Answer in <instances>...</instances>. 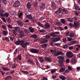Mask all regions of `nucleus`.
Listing matches in <instances>:
<instances>
[{"label":"nucleus","instance_id":"nucleus-51","mask_svg":"<svg viewBox=\"0 0 80 80\" xmlns=\"http://www.w3.org/2000/svg\"><path fill=\"white\" fill-rule=\"evenodd\" d=\"M9 15V13H6L4 14V16L5 17H8Z\"/></svg>","mask_w":80,"mask_h":80},{"label":"nucleus","instance_id":"nucleus-54","mask_svg":"<svg viewBox=\"0 0 80 80\" xmlns=\"http://www.w3.org/2000/svg\"><path fill=\"white\" fill-rule=\"evenodd\" d=\"M74 14L75 15H76V16H78V15H79V13L78 12H77L76 11H74Z\"/></svg>","mask_w":80,"mask_h":80},{"label":"nucleus","instance_id":"nucleus-26","mask_svg":"<svg viewBox=\"0 0 80 80\" xmlns=\"http://www.w3.org/2000/svg\"><path fill=\"white\" fill-rule=\"evenodd\" d=\"M12 78V77L11 76H8L6 78H5V80H10Z\"/></svg>","mask_w":80,"mask_h":80},{"label":"nucleus","instance_id":"nucleus-48","mask_svg":"<svg viewBox=\"0 0 80 80\" xmlns=\"http://www.w3.org/2000/svg\"><path fill=\"white\" fill-rule=\"evenodd\" d=\"M6 19L8 23H10L11 22V20H10V18H7Z\"/></svg>","mask_w":80,"mask_h":80},{"label":"nucleus","instance_id":"nucleus-3","mask_svg":"<svg viewBox=\"0 0 80 80\" xmlns=\"http://www.w3.org/2000/svg\"><path fill=\"white\" fill-rule=\"evenodd\" d=\"M66 56L68 58H72L73 55L71 52H68L66 53Z\"/></svg>","mask_w":80,"mask_h":80},{"label":"nucleus","instance_id":"nucleus-61","mask_svg":"<svg viewBox=\"0 0 80 80\" xmlns=\"http://www.w3.org/2000/svg\"><path fill=\"white\" fill-rule=\"evenodd\" d=\"M80 8V6H78L77 7L74 6V8L75 9V10H78V8Z\"/></svg>","mask_w":80,"mask_h":80},{"label":"nucleus","instance_id":"nucleus-25","mask_svg":"<svg viewBox=\"0 0 80 80\" xmlns=\"http://www.w3.org/2000/svg\"><path fill=\"white\" fill-rule=\"evenodd\" d=\"M45 60L47 62H52V60L50 58H45Z\"/></svg>","mask_w":80,"mask_h":80},{"label":"nucleus","instance_id":"nucleus-1","mask_svg":"<svg viewBox=\"0 0 80 80\" xmlns=\"http://www.w3.org/2000/svg\"><path fill=\"white\" fill-rule=\"evenodd\" d=\"M24 40H18L17 41H16L15 43L17 45H20V43H21V45L22 47V48H27V46L30 44V42H26Z\"/></svg>","mask_w":80,"mask_h":80},{"label":"nucleus","instance_id":"nucleus-21","mask_svg":"<svg viewBox=\"0 0 80 80\" xmlns=\"http://www.w3.org/2000/svg\"><path fill=\"white\" fill-rule=\"evenodd\" d=\"M18 64L15 63H13L12 65V68L13 69L15 68L16 67H17Z\"/></svg>","mask_w":80,"mask_h":80},{"label":"nucleus","instance_id":"nucleus-58","mask_svg":"<svg viewBox=\"0 0 80 80\" xmlns=\"http://www.w3.org/2000/svg\"><path fill=\"white\" fill-rule=\"evenodd\" d=\"M62 40H63V42H67V38H63Z\"/></svg>","mask_w":80,"mask_h":80},{"label":"nucleus","instance_id":"nucleus-28","mask_svg":"<svg viewBox=\"0 0 80 80\" xmlns=\"http://www.w3.org/2000/svg\"><path fill=\"white\" fill-rule=\"evenodd\" d=\"M61 52H58L57 53H55L54 54V55L55 56H58L60 55L61 54Z\"/></svg>","mask_w":80,"mask_h":80},{"label":"nucleus","instance_id":"nucleus-63","mask_svg":"<svg viewBox=\"0 0 80 80\" xmlns=\"http://www.w3.org/2000/svg\"><path fill=\"white\" fill-rule=\"evenodd\" d=\"M66 63H69V62H70V60H69V59H68V58L66 60Z\"/></svg>","mask_w":80,"mask_h":80},{"label":"nucleus","instance_id":"nucleus-18","mask_svg":"<svg viewBox=\"0 0 80 80\" xmlns=\"http://www.w3.org/2000/svg\"><path fill=\"white\" fill-rule=\"evenodd\" d=\"M38 60L40 62H41V63H43V62H44V60L43 59V58H39Z\"/></svg>","mask_w":80,"mask_h":80},{"label":"nucleus","instance_id":"nucleus-19","mask_svg":"<svg viewBox=\"0 0 80 80\" xmlns=\"http://www.w3.org/2000/svg\"><path fill=\"white\" fill-rule=\"evenodd\" d=\"M62 11L63 12H64V14H68V11L67 10L65 9H62Z\"/></svg>","mask_w":80,"mask_h":80},{"label":"nucleus","instance_id":"nucleus-43","mask_svg":"<svg viewBox=\"0 0 80 80\" xmlns=\"http://www.w3.org/2000/svg\"><path fill=\"white\" fill-rule=\"evenodd\" d=\"M31 37H32V38H36L37 37V36L36 35H33L31 36Z\"/></svg>","mask_w":80,"mask_h":80},{"label":"nucleus","instance_id":"nucleus-64","mask_svg":"<svg viewBox=\"0 0 80 80\" xmlns=\"http://www.w3.org/2000/svg\"><path fill=\"white\" fill-rule=\"evenodd\" d=\"M69 72H70V70H69V69H67L65 71V72L66 73H69Z\"/></svg>","mask_w":80,"mask_h":80},{"label":"nucleus","instance_id":"nucleus-9","mask_svg":"<svg viewBox=\"0 0 80 80\" xmlns=\"http://www.w3.org/2000/svg\"><path fill=\"white\" fill-rule=\"evenodd\" d=\"M76 58V56H75L74 58H72L71 60V62L72 64H74L77 62V60Z\"/></svg>","mask_w":80,"mask_h":80},{"label":"nucleus","instance_id":"nucleus-42","mask_svg":"<svg viewBox=\"0 0 80 80\" xmlns=\"http://www.w3.org/2000/svg\"><path fill=\"white\" fill-rule=\"evenodd\" d=\"M50 45L51 46H55V43H54V42H50Z\"/></svg>","mask_w":80,"mask_h":80},{"label":"nucleus","instance_id":"nucleus-45","mask_svg":"<svg viewBox=\"0 0 80 80\" xmlns=\"http://www.w3.org/2000/svg\"><path fill=\"white\" fill-rule=\"evenodd\" d=\"M28 11L29 12H32V7H30L29 8H28Z\"/></svg>","mask_w":80,"mask_h":80},{"label":"nucleus","instance_id":"nucleus-52","mask_svg":"<svg viewBox=\"0 0 80 80\" xmlns=\"http://www.w3.org/2000/svg\"><path fill=\"white\" fill-rule=\"evenodd\" d=\"M2 2L4 4H7V1L6 0H2Z\"/></svg>","mask_w":80,"mask_h":80},{"label":"nucleus","instance_id":"nucleus-30","mask_svg":"<svg viewBox=\"0 0 80 80\" xmlns=\"http://www.w3.org/2000/svg\"><path fill=\"white\" fill-rule=\"evenodd\" d=\"M18 58L19 60H22V55L21 54H19L18 56Z\"/></svg>","mask_w":80,"mask_h":80},{"label":"nucleus","instance_id":"nucleus-50","mask_svg":"<svg viewBox=\"0 0 80 80\" xmlns=\"http://www.w3.org/2000/svg\"><path fill=\"white\" fill-rule=\"evenodd\" d=\"M5 40H6L7 42H10V40H9V39L7 37H5Z\"/></svg>","mask_w":80,"mask_h":80},{"label":"nucleus","instance_id":"nucleus-53","mask_svg":"<svg viewBox=\"0 0 80 80\" xmlns=\"http://www.w3.org/2000/svg\"><path fill=\"white\" fill-rule=\"evenodd\" d=\"M55 45H56V46H59L61 45V43H55Z\"/></svg>","mask_w":80,"mask_h":80},{"label":"nucleus","instance_id":"nucleus-40","mask_svg":"<svg viewBox=\"0 0 80 80\" xmlns=\"http://www.w3.org/2000/svg\"><path fill=\"white\" fill-rule=\"evenodd\" d=\"M24 32L25 33H27V34H28V33H29V31L27 29H25L24 30Z\"/></svg>","mask_w":80,"mask_h":80},{"label":"nucleus","instance_id":"nucleus-8","mask_svg":"<svg viewBox=\"0 0 80 80\" xmlns=\"http://www.w3.org/2000/svg\"><path fill=\"white\" fill-rule=\"evenodd\" d=\"M48 42V40H47L46 39L43 38H42L41 40V43H47Z\"/></svg>","mask_w":80,"mask_h":80},{"label":"nucleus","instance_id":"nucleus-20","mask_svg":"<svg viewBox=\"0 0 80 80\" xmlns=\"http://www.w3.org/2000/svg\"><path fill=\"white\" fill-rule=\"evenodd\" d=\"M14 29L16 31H17V32H20V29L19 27H15Z\"/></svg>","mask_w":80,"mask_h":80},{"label":"nucleus","instance_id":"nucleus-49","mask_svg":"<svg viewBox=\"0 0 80 80\" xmlns=\"http://www.w3.org/2000/svg\"><path fill=\"white\" fill-rule=\"evenodd\" d=\"M56 71H57V70L56 69H54L51 70V72L53 74L54 73H55Z\"/></svg>","mask_w":80,"mask_h":80},{"label":"nucleus","instance_id":"nucleus-60","mask_svg":"<svg viewBox=\"0 0 80 80\" xmlns=\"http://www.w3.org/2000/svg\"><path fill=\"white\" fill-rule=\"evenodd\" d=\"M2 28H3V29H4V30H6V29H7V27L5 25H2Z\"/></svg>","mask_w":80,"mask_h":80},{"label":"nucleus","instance_id":"nucleus-5","mask_svg":"<svg viewBox=\"0 0 80 80\" xmlns=\"http://www.w3.org/2000/svg\"><path fill=\"white\" fill-rule=\"evenodd\" d=\"M26 17L28 18L31 20V21L32 22H34V19L32 18V15L31 14H29V15H26Z\"/></svg>","mask_w":80,"mask_h":80},{"label":"nucleus","instance_id":"nucleus-34","mask_svg":"<svg viewBox=\"0 0 80 80\" xmlns=\"http://www.w3.org/2000/svg\"><path fill=\"white\" fill-rule=\"evenodd\" d=\"M46 32L45 30L44 29L39 30V32L40 33H45Z\"/></svg>","mask_w":80,"mask_h":80},{"label":"nucleus","instance_id":"nucleus-29","mask_svg":"<svg viewBox=\"0 0 80 80\" xmlns=\"http://www.w3.org/2000/svg\"><path fill=\"white\" fill-rule=\"evenodd\" d=\"M76 42H77L76 41L71 42L69 43V45H73V44H75Z\"/></svg>","mask_w":80,"mask_h":80},{"label":"nucleus","instance_id":"nucleus-35","mask_svg":"<svg viewBox=\"0 0 80 80\" xmlns=\"http://www.w3.org/2000/svg\"><path fill=\"white\" fill-rule=\"evenodd\" d=\"M68 20L70 22H72L73 21V18H69L68 19Z\"/></svg>","mask_w":80,"mask_h":80},{"label":"nucleus","instance_id":"nucleus-22","mask_svg":"<svg viewBox=\"0 0 80 80\" xmlns=\"http://www.w3.org/2000/svg\"><path fill=\"white\" fill-rule=\"evenodd\" d=\"M2 68L4 71H6L7 70H10V69L9 68H5L4 67H2Z\"/></svg>","mask_w":80,"mask_h":80},{"label":"nucleus","instance_id":"nucleus-56","mask_svg":"<svg viewBox=\"0 0 80 80\" xmlns=\"http://www.w3.org/2000/svg\"><path fill=\"white\" fill-rule=\"evenodd\" d=\"M51 40H52V41H53V42H55V38H53V37L51 38Z\"/></svg>","mask_w":80,"mask_h":80},{"label":"nucleus","instance_id":"nucleus-33","mask_svg":"<svg viewBox=\"0 0 80 80\" xmlns=\"http://www.w3.org/2000/svg\"><path fill=\"white\" fill-rule=\"evenodd\" d=\"M60 37H58L57 38H55V42H58V41H59L60 40Z\"/></svg>","mask_w":80,"mask_h":80},{"label":"nucleus","instance_id":"nucleus-46","mask_svg":"<svg viewBox=\"0 0 80 80\" xmlns=\"http://www.w3.org/2000/svg\"><path fill=\"white\" fill-rule=\"evenodd\" d=\"M68 47V45H66L63 46L62 48H63L64 49H66V48H67Z\"/></svg>","mask_w":80,"mask_h":80},{"label":"nucleus","instance_id":"nucleus-6","mask_svg":"<svg viewBox=\"0 0 80 80\" xmlns=\"http://www.w3.org/2000/svg\"><path fill=\"white\" fill-rule=\"evenodd\" d=\"M62 8H59L58 10L56 12V14H59V15H62Z\"/></svg>","mask_w":80,"mask_h":80},{"label":"nucleus","instance_id":"nucleus-13","mask_svg":"<svg viewBox=\"0 0 80 80\" xmlns=\"http://www.w3.org/2000/svg\"><path fill=\"white\" fill-rule=\"evenodd\" d=\"M17 22L18 23V25L20 26H23V23L20 20H18L17 21Z\"/></svg>","mask_w":80,"mask_h":80},{"label":"nucleus","instance_id":"nucleus-27","mask_svg":"<svg viewBox=\"0 0 80 80\" xmlns=\"http://www.w3.org/2000/svg\"><path fill=\"white\" fill-rule=\"evenodd\" d=\"M56 25H57V26H62V25L61 22H57L56 24Z\"/></svg>","mask_w":80,"mask_h":80},{"label":"nucleus","instance_id":"nucleus-14","mask_svg":"<svg viewBox=\"0 0 80 80\" xmlns=\"http://www.w3.org/2000/svg\"><path fill=\"white\" fill-rule=\"evenodd\" d=\"M19 35L20 37H21V38H22V37H23L24 36V32L23 31H20V32H19Z\"/></svg>","mask_w":80,"mask_h":80},{"label":"nucleus","instance_id":"nucleus-15","mask_svg":"<svg viewBox=\"0 0 80 80\" xmlns=\"http://www.w3.org/2000/svg\"><path fill=\"white\" fill-rule=\"evenodd\" d=\"M27 62H28V63H29L30 64L32 65H34V62L30 59H28V60L27 61Z\"/></svg>","mask_w":80,"mask_h":80},{"label":"nucleus","instance_id":"nucleus-37","mask_svg":"<svg viewBox=\"0 0 80 80\" xmlns=\"http://www.w3.org/2000/svg\"><path fill=\"white\" fill-rule=\"evenodd\" d=\"M73 26L74 27H78V25L77 24V23L76 22H75L74 23Z\"/></svg>","mask_w":80,"mask_h":80},{"label":"nucleus","instance_id":"nucleus-24","mask_svg":"<svg viewBox=\"0 0 80 80\" xmlns=\"http://www.w3.org/2000/svg\"><path fill=\"white\" fill-rule=\"evenodd\" d=\"M32 6V4L30 2H28L27 3V8H29L30 7H31V6Z\"/></svg>","mask_w":80,"mask_h":80},{"label":"nucleus","instance_id":"nucleus-47","mask_svg":"<svg viewBox=\"0 0 80 80\" xmlns=\"http://www.w3.org/2000/svg\"><path fill=\"white\" fill-rule=\"evenodd\" d=\"M47 47V44H44L42 45V48H45Z\"/></svg>","mask_w":80,"mask_h":80},{"label":"nucleus","instance_id":"nucleus-36","mask_svg":"<svg viewBox=\"0 0 80 80\" xmlns=\"http://www.w3.org/2000/svg\"><path fill=\"white\" fill-rule=\"evenodd\" d=\"M59 78L61 79H62V80H65L66 79V78L65 77L63 76H61L59 77Z\"/></svg>","mask_w":80,"mask_h":80},{"label":"nucleus","instance_id":"nucleus-16","mask_svg":"<svg viewBox=\"0 0 80 80\" xmlns=\"http://www.w3.org/2000/svg\"><path fill=\"white\" fill-rule=\"evenodd\" d=\"M63 60H60L59 61V65L60 67H62L63 66Z\"/></svg>","mask_w":80,"mask_h":80},{"label":"nucleus","instance_id":"nucleus-2","mask_svg":"<svg viewBox=\"0 0 80 80\" xmlns=\"http://www.w3.org/2000/svg\"><path fill=\"white\" fill-rule=\"evenodd\" d=\"M30 52L32 53H38L39 52V50L37 49L32 48L30 49Z\"/></svg>","mask_w":80,"mask_h":80},{"label":"nucleus","instance_id":"nucleus-57","mask_svg":"<svg viewBox=\"0 0 80 80\" xmlns=\"http://www.w3.org/2000/svg\"><path fill=\"white\" fill-rule=\"evenodd\" d=\"M68 70H71V71H72V67H71V66H68Z\"/></svg>","mask_w":80,"mask_h":80},{"label":"nucleus","instance_id":"nucleus-7","mask_svg":"<svg viewBox=\"0 0 80 80\" xmlns=\"http://www.w3.org/2000/svg\"><path fill=\"white\" fill-rule=\"evenodd\" d=\"M60 33V32H56L53 33H51L50 34V36H51V37H55L57 36V35L55 34H57V35H58Z\"/></svg>","mask_w":80,"mask_h":80},{"label":"nucleus","instance_id":"nucleus-12","mask_svg":"<svg viewBox=\"0 0 80 80\" xmlns=\"http://www.w3.org/2000/svg\"><path fill=\"white\" fill-rule=\"evenodd\" d=\"M36 23L38 25V26H39V27H42V28H44L45 27L43 24H42L41 23H40V22H37Z\"/></svg>","mask_w":80,"mask_h":80},{"label":"nucleus","instance_id":"nucleus-11","mask_svg":"<svg viewBox=\"0 0 80 80\" xmlns=\"http://www.w3.org/2000/svg\"><path fill=\"white\" fill-rule=\"evenodd\" d=\"M51 4L52 8H53V10H54L55 8H56V6L55 5V2H52Z\"/></svg>","mask_w":80,"mask_h":80},{"label":"nucleus","instance_id":"nucleus-31","mask_svg":"<svg viewBox=\"0 0 80 80\" xmlns=\"http://www.w3.org/2000/svg\"><path fill=\"white\" fill-rule=\"evenodd\" d=\"M61 22L63 23V24H65V19H61Z\"/></svg>","mask_w":80,"mask_h":80},{"label":"nucleus","instance_id":"nucleus-23","mask_svg":"<svg viewBox=\"0 0 80 80\" xmlns=\"http://www.w3.org/2000/svg\"><path fill=\"white\" fill-rule=\"evenodd\" d=\"M45 28H49V27H50V24L48 23H46L45 25Z\"/></svg>","mask_w":80,"mask_h":80},{"label":"nucleus","instance_id":"nucleus-62","mask_svg":"<svg viewBox=\"0 0 80 80\" xmlns=\"http://www.w3.org/2000/svg\"><path fill=\"white\" fill-rule=\"evenodd\" d=\"M69 49L70 50H72V49H73V46H72L69 47Z\"/></svg>","mask_w":80,"mask_h":80},{"label":"nucleus","instance_id":"nucleus-44","mask_svg":"<svg viewBox=\"0 0 80 80\" xmlns=\"http://www.w3.org/2000/svg\"><path fill=\"white\" fill-rule=\"evenodd\" d=\"M65 68H60L59 71L60 72H63L65 71Z\"/></svg>","mask_w":80,"mask_h":80},{"label":"nucleus","instance_id":"nucleus-4","mask_svg":"<svg viewBox=\"0 0 80 80\" xmlns=\"http://www.w3.org/2000/svg\"><path fill=\"white\" fill-rule=\"evenodd\" d=\"M20 4V2H19V1H17L13 4V7L14 8H18Z\"/></svg>","mask_w":80,"mask_h":80},{"label":"nucleus","instance_id":"nucleus-10","mask_svg":"<svg viewBox=\"0 0 80 80\" xmlns=\"http://www.w3.org/2000/svg\"><path fill=\"white\" fill-rule=\"evenodd\" d=\"M45 8V4L44 3L42 4L40 6V9L41 10H43Z\"/></svg>","mask_w":80,"mask_h":80},{"label":"nucleus","instance_id":"nucleus-32","mask_svg":"<svg viewBox=\"0 0 80 80\" xmlns=\"http://www.w3.org/2000/svg\"><path fill=\"white\" fill-rule=\"evenodd\" d=\"M12 32L13 35H14L16 36V35H17V32H16V31L15 30H12Z\"/></svg>","mask_w":80,"mask_h":80},{"label":"nucleus","instance_id":"nucleus-55","mask_svg":"<svg viewBox=\"0 0 80 80\" xmlns=\"http://www.w3.org/2000/svg\"><path fill=\"white\" fill-rule=\"evenodd\" d=\"M59 58H60V59L61 60H63V59H64V58L62 56H59Z\"/></svg>","mask_w":80,"mask_h":80},{"label":"nucleus","instance_id":"nucleus-38","mask_svg":"<svg viewBox=\"0 0 80 80\" xmlns=\"http://www.w3.org/2000/svg\"><path fill=\"white\" fill-rule=\"evenodd\" d=\"M69 36L70 37H72V38L73 37H75V35H74V34H73V33L71 32L70 33Z\"/></svg>","mask_w":80,"mask_h":80},{"label":"nucleus","instance_id":"nucleus-39","mask_svg":"<svg viewBox=\"0 0 80 80\" xmlns=\"http://www.w3.org/2000/svg\"><path fill=\"white\" fill-rule=\"evenodd\" d=\"M2 33L5 36H6V35H8V32L7 31H3Z\"/></svg>","mask_w":80,"mask_h":80},{"label":"nucleus","instance_id":"nucleus-59","mask_svg":"<svg viewBox=\"0 0 80 80\" xmlns=\"http://www.w3.org/2000/svg\"><path fill=\"white\" fill-rule=\"evenodd\" d=\"M57 75V74H54V75L53 76H52L53 78H56Z\"/></svg>","mask_w":80,"mask_h":80},{"label":"nucleus","instance_id":"nucleus-17","mask_svg":"<svg viewBox=\"0 0 80 80\" xmlns=\"http://www.w3.org/2000/svg\"><path fill=\"white\" fill-rule=\"evenodd\" d=\"M30 32H31L32 33H33V32H35V30H34V28H32V27H30L29 29Z\"/></svg>","mask_w":80,"mask_h":80},{"label":"nucleus","instance_id":"nucleus-41","mask_svg":"<svg viewBox=\"0 0 80 80\" xmlns=\"http://www.w3.org/2000/svg\"><path fill=\"white\" fill-rule=\"evenodd\" d=\"M49 35H46L45 36V38L46 39H49L50 38V36Z\"/></svg>","mask_w":80,"mask_h":80}]
</instances>
